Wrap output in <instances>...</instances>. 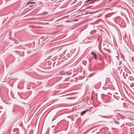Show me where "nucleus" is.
Segmentation results:
<instances>
[{
	"label": "nucleus",
	"mask_w": 134,
	"mask_h": 134,
	"mask_svg": "<svg viewBox=\"0 0 134 134\" xmlns=\"http://www.w3.org/2000/svg\"><path fill=\"white\" fill-rule=\"evenodd\" d=\"M13 134H19V129L18 128H16L14 129L13 130Z\"/></svg>",
	"instance_id": "obj_1"
},
{
	"label": "nucleus",
	"mask_w": 134,
	"mask_h": 134,
	"mask_svg": "<svg viewBox=\"0 0 134 134\" xmlns=\"http://www.w3.org/2000/svg\"><path fill=\"white\" fill-rule=\"evenodd\" d=\"M91 54L93 55L94 58L95 59H96L97 58V55L94 52L92 51L91 53Z\"/></svg>",
	"instance_id": "obj_2"
},
{
	"label": "nucleus",
	"mask_w": 134,
	"mask_h": 134,
	"mask_svg": "<svg viewBox=\"0 0 134 134\" xmlns=\"http://www.w3.org/2000/svg\"><path fill=\"white\" fill-rule=\"evenodd\" d=\"M96 32V31L95 30H93L92 31L90 32V34L91 35H93Z\"/></svg>",
	"instance_id": "obj_3"
},
{
	"label": "nucleus",
	"mask_w": 134,
	"mask_h": 134,
	"mask_svg": "<svg viewBox=\"0 0 134 134\" xmlns=\"http://www.w3.org/2000/svg\"><path fill=\"white\" fill-rule=\"evenodd\" d=\"M86 112V111L85 110L83 111H82L81 113V115H83Z\"/></svg>",
	"instance_id": "obj_4"
},
{
	"label": "nucleus",
	"mask_w": 134,
	"mask_h": 134,
	"mask_svg": "<svg viewBox=\"0 0 134 134\" xmlns=\"http://www.w3.org/2000/svg\"><path fill=\"white\" fill-rule=\"evenodd\" d=\"M33 3L34 2H28L26 4V5L29 4H33Z\"/></svg>",
	"instance_id": "obj_5"
},
{
	"label": "nucleus",
	"mask_w": 134,
	"mask_h": 134,
	"mask_svg": "<svg viewBox=\"0 0 134 134\" xmlns=\"http://www.w3.org/2000/svg\"><path fill=\"white\" fill-rule=\"evenodd\" d=\"M82 63L84 65H86L87 64V62L85 61H83L82 62Z\"/></svg>",
	"instance_id": "obj_6"
},
{
	"label": "nucleus",
	"mask_w": 134,
	"mask_h": 134,
	"mask_svg": "<svg viewBox=\"0 0 134 134\" xmlns=\"http://www.w3.org/2000/svg\"><path fill=\"white\" fill-rule=\"evenodd\" d=\"M94 73H92L91 74L89 75L88 76L89 77H91L93 75H94Z\"/></svg>",
	"instance_id": "obj_7"
},
{
	"label": "nucleus",
	"mask_w": 134,
	"mask_h": 134,
	"mask_svg": "<svg viewBox=\"0 0 134 134\" xmlns=\"http://www.w3.org/2000/svg\"><path fill=\"white\" fill-rule=\"evenodd\" d=\"M126 34H124V35L123 36V38H126Z\"/></svg>",
	"instance_id": "obj_8"
},
{
	"label": "nucleus",
	"mask_w": 134,
	"mask_h": 134,
	"mask_svg": "<svg viewBox=\"0 0 134 134\" xmlns=\"http://www.w3.org/2000/svg\"><path fill=\"white\" fill-rule=\"evenodd\" d=\"M134 86V84L133 83H131L130 84V86L131 87H133Z\"/></svg>",
	"instance_id": "obj_9"
},
{
	"label": "nucleus",
	"mask_w": 134,
	"mask_h": 134,
	"mask_svg": "<svg viewBox=\"0 0 134 134\" xmlns=\"http://www.w3.org/2000/svg\"><path fill=\"white\" fill-rule=\"evenodd\" d=\"M24 55V53H23L22 54H20V56H23Z\"/></svg>",
	"instance_id": "obj_10"
},
{
	"label": "nucleus",
	"mask_w": 134,
	"mask_h": 134,
	"mask_svg": "<svg viewBox=\"0 0 134 134\" xmlns=\"http://www.w3.org/2000/svg\"><path fill=\"white\" fill-rule=\"evenodd\" d=\"M91 0H87V1H86V2L89 1H91Z\"/></svg>",
	"instance_id": "obj_11"
},
{
	"label": "nucleus",
	"mask_w": 134,
	"mask_h": 134,
	"mask_svg": "<svg viewBox=\"0 0 134 134\" xmlns=\"http://www.w3.org/2000/svg\"><path fill=\"white\" fill-rule=\"evenodd\" d=\"M91 61L90 60V59H89V62L90 63Z\"/></svg>",
	"instance_id": "obj_12"
},
{
	"label": "nucleus",
	"mask_w": 134,
	"mask_h": 134,
	"mask_svg": "<svg viewBox=\"0 0 134 134\" xmlns=\"http://www.w3.org/2000/svg\"><path fill=\"white\" fill-rule=\"evenodd\" d=\"M111 0H109V2H110V1H111Z\"/></svg>",
	"instance_id": "obj_13"
},
{
	"label": "nucleus",
	"mask_w": 134,
	"mask_h": 134,
	"mask_svg": "<svg viewBox=\"0 0 134 134\" xmlns=\"http://www.w3.org/2000/svg\"><path fill=\"white\" fill-rule=\"evenodd\" d=\"M94 131H92V132H93Z\"/></svg>",
	"instance_id": "obj_14"
},
{
	"label": "nucleus",
	"mask_w": 134,
	"mask_h": 134,
	"mask_svg": "<svg viewBox=\"0 0 134 134\" xmlns=\"http://www.w3.org/2000/svg\"><path fill=\"white\" fill-rule=\"evenodd\" d=\"M126 76H127V74H126Z\"/></svg>",
	"instance_id": "obj_15"
}]
</instances>
